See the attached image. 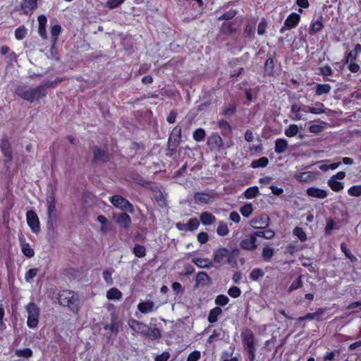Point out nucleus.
Instances as JSON below:
<instances>
[{
  "instance_id": "1",
  "label": "nucleus",
  "mask_w": 361,
  "mask_h": 361,
  "mask_svg": "<svg viewBox=\"0 0 361 361\" xmlns=\"http://www.w3.org/2000/svg\"><path fill=\"white\" fill-rule=\"evenodd\" d=\"M48 85L44 83H42L35 88L31 87L20 86L16 89V92L22 99L30 102H33L45 97L46 87Z\"/></svg>"
},
{
  "instance_id": "2",
  "label": "nucleus",
  "mask_w": 361,
  "mask_h": 361,
  "mask_svg": "<svg viewBox=\"0 0 361 361\" xmlns=\"http://www.w3.org/2000/svg\"><path fill=\"white\" fill-rule=\"evenodd\" d=\"M128 324L134 333L147 337L151 340H157L161 336V332L158 328L151 329L146 324L135 319H129Z\"/></svg>"
},
{
  "instance_id": "3",
  "label": "nucleus",
  "mask_w": 361,
  "mask_h": 361,
  "mask_svg": "<svg viewBox=\"0 0 361 361\" xmlns=\"http://www.w3.org/2000/svg\"><path fill=\"white\" fill-rule=\"evenodd\" d=\"M58 300L61 305L68 307L71 311H78L80 301L78 295L74 292L68 290H62L59 294Z\"/></svg>"
},
{
  "instance_id": "4",
  "label": "nucleus",
  "mask_w": 361,
  "mask_h": 361,
  "mask_svg": "<svg viewBox=\"0 0 361 361\" xmlns=\"http://www.w3.org/2000/svg\"><path fill=\"white\" fill-rule=\"evenodd\" d=\"M242 341L245 349L248 353V358L250 361L255 360V336L250 330H247L242 333Z\"/></svg>"
},
{
  "instance_id": "5",
  "label": "nucleus",
  "mask_w": 361,
  "mask_h": 361,
  "mask_svg": "<svg viewBox=\"0 0 361 361\" xmlns=\"http://www.w3.org/2000/svg\"><path fill=\"white\" fill-rule=\"evenodd\" d=\"M47 227L49 230H54L56 221V204L54 196L51 194L47 198Z\"/></svg>"
},
{
  "instance_id": "6",
  "label": "nucleus",
  "mask_w": 361,
  "mask_h": 361,
  "mask_svg": "<svg viewBox=\"0 0 361 361\" xmlns=\"http://www.w3.org/2000/svg\"><path fill=\"white\" fill-rule=\"evenodd\" d=\"M27 313V326L30 329H35L39 323V308L34 302H29L25 306Z\"/></svg>"
},
{
  "instance_id": "7",
  "label": "nucleus",
  "mask_w": 361,
  "mask_h": 361,
  "mask_svg": "<svg viewBox=\"0 0 361 361\" xmlns=\"http://www.w3.org/2000/svg\"><path fill=\"white\" fill-rule=\"evenodd\" d=\"M111 203L116 208L122 211H128L131 214L134 212L133 204L121 195H114L110 199Z\"/></svg>"
},
{
  "instance_id": "8",
  "label": "nucleus",
  "mask_w": 361,
  "mask_h": 361,
  "mask_svg": "<svg viewBox=\"0 0 361 361\" xmlns=\"http://www.w3.org/2000/svg\"><path fill=\"white\" fill-rule=\"evenodd\" d=\"M26 219L27 223L30 227L32 231L34 233H37L39 228V221L37 214L32 210L27 212Z\"/></svg>"
},
{
  "instance_id": "9",
  "label": "nucleus",
  "mask_w": 361,
  "mask_h": 361,
  "mask_svg": "<svg viewBox=\"0 0 361 361\" xmlns=\"http://www.w3.org/2000/svg\"><path fill=\"white\" fill-rule=\"evenodd\" d=\"M269 217L268 215L262 214L253 218L250 224L255 228H264L269 225Z\"/></svg>"
},
{
  "instance_id": "10",
  "label": "nucleus",
  "mask_w": 361,
  "mask_h": 361,
  "mask_svg": "<svg viewBox=\"0 0 361 361\" xmlns=\"http://www.w3.org/2000/svg\"><path fill=\"white\" fill-rule=\"evenodd\" d=\"M207 145L212 150L219 151L223 146V141L217 133H213L209 137Z\"/></svg>"
},
{
  "instance_id": "11",
  "label": "nucleus",
  "mask_w": 361,
  "mask_h": 361,
  "mask_svg": "<svg viewBox=\"0 0 361 361\" xmlns=\"http://www.w3.org/2000/svg\"><path fill=\"white\" fill-rule=\"evenodd\" d=\"M114 219L121 228L125 229L128 228L132 223L130 216L126 213L115 214Z\"/></svg>"
},
{
  "instance_id": "12",
  "label": "nucleus",
  "mask_w": 361,
  "mask_h": 361,
  "mask_svg": "<svg viewBox=\"0 0 361 361\" xmlns=\"http://www.w3.org/2000/svg\"><path fill=\"white\" fill-rule=\"evenodd\" d=\"M300 20V16L296 13H291L284 21V25L288 29H292L298 25Z\"/></svg>"
},
{
  "instance_id": "13",
  "label": "nucleus",
  "mask_w": 361,
  "mask_h": 361,
  "mask_svg": "<svg viewBox=\"0 0 361 361\" xmlns=\"http://www.w3.org/2000/svg\"><path fill=\"white\" fill-rule=\"evenodd\" d=\"M240 246L243 250L252 251L257 247V243L256 242V239L254 238V236H251L250 235L249 238L243 239L240 242Z\"/></svg>"
},
{
  "instance_id": "14",
  "label": "nucleus",
  "mask_w": 361,
  "mask_h": 361,
  "mask_svg": "<svg viewBox=\"0 0 361 361\" xmlns=\"http://www.w3.org/2000/svg\"><path fill=\"white\" fill-rule=\"evenodd\" d=\"M93 154L94 161L95 162H106L109 160V156L106 152L98 147H94Z\"/></svg>"
},
{
  "instance_id": "15",
  "label": "nucleus",
  "mask_w": 361,
  "mask_h": 361,
  "mask_svg": "<svg viewBox=\"0 0 361 361\" xmlns=\"http://www.w3.org/2000/svg\"><path fill=\"white\" fill-rule=\"evenodd\" d=\"M306 192L308 196L319 199H324L328 195L326 190L315 187L307 188Z\"/></svg>"
},
{
  "instance_id": "16",
  "label": "nucleus",
  "mask_w": 361,
  "mask_h": 361,
  "mask_svg": "<svg viewBox=\"0 0 361 361\" xmlns=\"http://www.w3.org/2000/svg\"><path fill=\"white\" fill-rule=\"evenodd\" d=\"M19 240L23 254L27 257H32L35 255V251L30 247V244L25 241L23 236L20 237Z\"/></svg>"
},
{
  "instance_id": "17",
  "label": "nucleus",
  "mask_w": 361,
  "mask_h": 361,
  "mask_svg": "<svg viewBox=\"0 0 361 361\" xmlns=\"http://www.w3.org/2000/svg\"><path fill=\"white\" fill-rule=\"evenodd\" d=\"M304 112H310L313 114H320L324 113V105L321 102H316L314 106H306L302 109Z\"/></svg>"
},
{
  "instance_id": "18",
  "label": "nucleus",
  "mask_w": 361,
  "mask_h": 361,
  "mask_svg": "<svg viewBox=\"0 0 361 361\" xmlns=\"http://www.w3.org/2000/svg\"><path fill=\"white\" fill-rule=\"evenodd\" d=\"M39 27H38V33L40 37L45 39H47V32H46V24L47 22V17L44 15H40L38 18Z\"/></svg>"
},
{
  "instance_id": "19",
  "label": "nucleus",
  "mask_w": 361,
  "mask_h": 361,
  "mask_svg": "<svg viewBox=\"0 0 361 361\" xmlns=\"http://www.w3.org/2000/svg\"><path fill=\"white\" fill-rule=\"evenodd\" d=\"M211 283V280L209 276L207 275V273L204 271L199 272L197 274L196 279H195V284L197 286H209Z\"/></svg>"
},
{
  "instance_id": "20",
  "label": "nucleus",
  "mask_w": 361,
  "mask_h": 361,
  "mask_svg": "<svg viewBox=\"0 0 361 361\" xmlns=\"http://www.w3.org/2000/svg\"><path fill=\"white\" fill-rule=\"evenodd\" d=\"M324 27L323 17L319 16L317 19H313L310 24V33H317Z\"/></svg>"
},
{
  "instance_id": "21",
  "label": "nucleus",
  "mask_w": 361,
  "mask_h": 361,
  "mask_svg": "<svg viewBox=\"0 0 361 361\" xmlns=\"http://www.w3.org/2000/svg\"><path fill=\"white\" fill-rule=\"evenodd\" d=\"M154 302L150 300L141 302L137 305V309L144 314L152 312L154 310Z\"/></svg>"
},
{
  "instance_id": "22",
  "label": "nucleus",
  "mask_w": 361,
  "mask_h": 361,
  "mask_svg": "<svg viewBox=\"0 0 361 361\" xmlns=\"http://www.w3.org/2000/svg\"><path fill=\"white\" fill-rule=\"evenodd\" d=\"M288 142L284 138H278L275 140V152L276 154L284 153L288 149Z\"/></svg>"
},
{
  "instance_id": "23",
  "label": "nucleus",
  "mask_w": 361,
  "mask_h": 361,
  "mask_svg": "<svg viewBox=\"0 0 361 361\" xmlns=\"http://www.w3.org/2000/svg\"><path fill=\"white\" fill-rule=\"evenodd\" d=\"M200 219L204 226L212 225L216 221V217L208 212H202L200 216Z\"/></svg>"
},
{
  "instance_id": "24",
  "label": "nucleus",
  "mask_w": 361,
  "mask_h": 361,
  "mask_svg": "<svg viewBox=\"0 0 361 361\" xmlns=\"http://www.w3.org/2000/svg\"><path fill=\"white\" fill-rule=\"evenodd\" d=\"M1 149L4 156L8 159V161L12 159V150L11 144L8 140L6 138L1 140Z\"/></svg>"
},
{
  "instance_id": "25",
  "label": "nucleus",
  "mask_w": 361,
  "mask_h": 361,
  "mask_svg": "<svg viewBox=\"0 0 361 361\" xmlns=\"http://www.w3.org/2000/svg\"><path fill=\"white\" fill-rule=\"evenodd\" d=\"M195 201L198 204H208L212 202V197L210 195L204 192H197L194 196Z\"/></svg>"
},
{
  "instance_id": "26",
  "label": "nucleus",
  "mask_w": 361,
  "mask_h": 361,
  "mask_svg": "<svg viewBox=\"0 0 361 361\" xmlns=\"http://www.w3.org/2000/svg\"><path fill=\"white\" fill-rule=\"evenodd\" d=\"M192 262L202 269L209 268L212 266V261L207 258L194 257L192 259Z\"/></svg>"
},
{
  "instance_id": "27",
  "label": "nucleus",
  "mask_w": 361,
  "mask_h": 361,
  "mask_svg": "<svg viewBox=\"0 0 361 361\" xmlns=\"http://www.w3.org/2000/svg\"><path fill=\"white\" fill-rule=\"evenodd\" d=\"M121 323L117 320L116 317L111 318V323L104 326L105 330H109L112 333L117 334L119 330Z\"/></svg>"
},
{
  "instance_id": "28",
  "label": "nucleus",
  "mask_w": 361,
  "mask_h": 361,
  "mask_svg": "<svg viewBox=\"0 0 361 361\" xmlns=\"http://www.w3.org/2000/svg\"><path fill=\"white\" fill-rule=\"evenodd\" d=\"M228 255V250L226 248L219 249L214 253V261L216 263H221Z\"/></svg>"
},
{
  "instance_id": "29",
  "label": "nucleus",
  "mask_w": 361,
  "mask_h": 361,
  "mask_svg": "<svg viewBox=\"0 0 361 361\" xmlns=\"http://www.w3.org/2000/svg\"><path fill=\"white\" fill-rule=\"evenodd\" d=\"M326 126V123L319 120L317 123L312 124L309 127V130L313 133H319L324 130Z\"/></svg>"
},
{
  "instance_id": "30",
  "label": "nucleus",
  "mask_w": 361,
  "mask_h": 361,
  "mask_svg": "<svg viewBox=\"0 0 361 361\" xmlns=\"http://www.w3.org/2000/svg\"><path fill=\"white\" fill-rule=\"evenodd\" d=\"M109 300H119L122 298V293L116 288H110L106 293Z\"/></svg>"
},
{
  "instance_id": "31",
  "label": "nucleus",
  "mask_w": 361,
  "mask_h": 361,
  "mask_svg": "<svg viewBox=\"0 0 361 361\" xmlns=\"http://www.w3.org/2000/svg\"><path fill=\"white\" fill-rule=\"evenodd\" d=\"M328 185L331 188V189L335 192H339L342 190L344 188L343 183L338 181V180L334 179V178H330L328 180Z\"/></svg>"
},
{
  "instance_id": "32",
  "label": "nucleus",
  "mask_w": 361,
  "mask_h": 361,
  "mask_svg": "<svg viewBox=\"0 0 361 361\" xmlns=\"http://www.w3.org/2000/svg\"><path fill=\"white\" fill-rule=\"evenodd\" d=\"M222 313V310L219 307L212 309L208 315V321L210 323H214L217 321L218 317Z\"/></svg>"
},
{
  "instance_id": "33",
  "label": "nucleus",
  "mask_w": 361,
  "mask_h": 361,
  "mask_svg": "<svg viewBox=\"0 0 361 361\" xmlns=\"http://www.w3.org/2000/svg\"><path fill=\"white\" fill-rule=\"evenodd\" d=\"M331 90V87L329 84H317L316 86L315 94L320 96L324 94H328Z\"/></svg>"
},
{
  "instance_id": "34",
  "label": "nucleus",
  "mask_w": 361,
  "mask_h": 361,
  "mask_svg": "<svg viewBox=\"0 0 361 361\" xmlns=\"http://www.w3.org/2000/svg\"><path fill=\"white\" fill-rule=\"evenodd\" d=\"M37 7V3L31 0H24L21 4V8L24 13H27Z\"/></svg>"
},
{
  "instance_id": "35",
  "label": "nucleus",
  "mask_w": 361,
  "mask_h": 361,
  "mask_svg": "<svg viewBox=\"0 0 361 361\" xmlns=\"http://www.w3.org/2000/svg\"><path fill=\"white\" fill-rule=\"evenodd\" d=\"M274 255V249L271 247H264L262 250V257L264 261L269 262Z\"/></svg>"
},
{
  "instance_id": "36",
  "label": "nucleus",
  "mask_w": 361,
  "mask_h": 361,
  "mask_svg": "<svg viewBox=\"0 0 361 361\" xmlns=\"http://www.w3.org/2000/svg\"><path fill=\"white\" fill-rule=\"evenodd\" d=\"M300 110L301 107L298 104H293L291 106V113L293 114V116L290 117L292 120L300 121L303 119L302 115L300 114Z\"/></svg>"
},
{
  "instance_id": "37",
  "label": "nucleus",
  "mask_w": 361,
  "mask_h": 361,
  "mask_svg": "<svg viewBox=\"0 0 361 361\" xmlns=\"http://www.w3.org/2000/svg\"><path fill=\"white\" fill-rule=\"evenodd\" d=\"M216 233L220 236H225L228 234L229 229L226 223L220 221L216 228Z\"/></svg>"
},
{
  "instance_id": "38",
  "label": "nucleus",
  "mask_w": 361,
  "mask_h": 361,
  "mask_svg": "<svg viewBox=\"0 0 361 361\" xmlns=\"http://www.w3.org/2000/svg\"><path fill=\"white\" fill-rule=\"evenodd\" d=\"M293 233L294 235L297 236V238L301 242H305L307 240L305 232L304 231L303 228L300 227H295L293 231Z\"/></svg>"
},
{
  "instance_id": "39",
  "label": "nucleus",
  "mask_w": 361,
  "mask_h": 361,
  "mask_svg": "<svg viewBox=\"0 0 361 361\" xmlns=\"http://www.w3.org/2000/svg\"><path fill=\"white\" fill-rule=\"evenodd\" d=\"M181 137V129L178 126H176L171 131V135L169 138V141L178 142Z\"/></svg>"
},
{
  "instance_id": "40",
  "label": "nucleus",
  "mask_w": 361,
  "mask_h": 361,
  "mask_svg": "<svg viewBox=\"0 0 361 361\" xmlns=\"http://www.w3.org/2000/svg\"><path fill=\"white\" fill-rule=\"evenodd\" d=\"M269 160L267 157H261L258 159L252 161L251 166L254 169L259 167H265L267 166Z\"/></svg>"
},
{
  "instance_id": "41",
  "label": "nucleus",
  "mask_w": 361,
  "mask_h": 361,
  "mask_svg": "<svg viewBox=\"0 0 361 361\" xmlns=\"http://www.w3.org/2000/svg\"><path fill=\"white\" fill-rule=\"evenodd\" d=\"M299 131V128L297 125L291 124L287 128L285 129L284 133L288 137L295 136Z\"/></svg>"
},
{
  "instance_id": "42",
  "label": "nucleus",
  "mask_w": 361,
  "mask_h": 361,
  "mask_svg": "<svg viewBox=\"0 0 361 361\" xmlns=\"http://www.w3.org/2000/svg\"><path fill=\"white\" fill-rule=\"evenodd\" d=\"M341 250L344 253L345 256L349 259L352 262H355L357 261V258L355 256H354L350 250L347 247V245L345 243H342L341 244Z\"/></svg>"
},
{
  "instance_id": "43",
  "label": "nucleus",
  "mask_w": 361,
  "mask_h": 361,
  "mask_svg": "<svg viewBox=\"0 0 361 361\" xmlns=\"http://www.w3.org/2000/svg\"><path fill=\"white\" fill-rule=\"evenodd\" d=\"M259 194V189L257 186L248 188L244 192L245 197L247 199H252L257 196Z\"/></svg>"
},
{
  "instance_id": "44",
  "label": "nucleus",
  "mask_w": 361,
  "mask_h": 361,
  "mask_svg": "<svg viewBox=\"0 0 361 361\" xmlns=\"http://www.w3.org/2000/svg\"><path fill=\"white\" fill-rule=\"evenodd\" d=\"M97 220L102 224L100 228L101 232L102 233H106L109 230V226L107 224V219L103 215H99Z\"/></svg>"
},
{
  "instance_id": "45",
  "label": "nucleus",
  "mask_w": 361,
  "mask_h": 361,
  "mask_svg": "<svg viewBox=\"0 0 361 361\" xmlns=\"http://www.w3.org/2000/svg\"><path fill=\"white\" fill-rule=\"evenodd\" d=\"M32 350L30 348L18 349L15 351V355L17 357L29 358L32 356Z\"/></svg>"
},
{
  "instance_id": "46",
  "label": "nucleus",
  "mask_w": 361,
  "mask_h": 361,
  "mask_svg": "<svg viewBox=\"0 0 361 361\" xmlns=\"http://www.w3.org/2000/svg\"><path fill=\"white\" fill-rule=\"evenodd\" d=\"M134 255L139 257L142 258L144 257L146 255V249L143 245H137L136 244L133 250Z\"/></svg>"
},
{
  "instance_id": "47",
  "label": "nucleus",
  "mask_w": 361,
  "mask_h": 361,
  "mask_svg": "<svg viewBox=\"0 0 361 361\" xmlns=\"http://www.w3.org/2000/svg\"><path fill=\"white\" fill-rule=\"evenodd\" d=\"M264 273L262 269L259 268H255L252 270L250 274V279L252 281H256L259 278L264 276Z\"/></svg>"
},
{
  "instance_id": "48",
  "label": "nucleus",
  "mask_w": 361,
  "mask_h": 361,
  "mask_svg": "<svg viewBox=\"0 0 361 361\" xmlns=\"http://www.w3.org/2000/svg\"><path fill=\"white\" fill-rule=\"evenodd\" d=\"M312 173L310 171L302 172L295 176V178L301 182H307L312 179Z\"/></svg>"
},
{
  "instance_id": "49",
  "label": "nucleus",
  "mask_w": 361,
  "mask_h": 361,
  "mask_svg": "<svg viewBox=\"0 0 361 361\" xmlns=\"http://www.w3.org/2000/svg\"><path fill=\"white\" fill-rule=\"evenodd\" d=\"M240 212L243 216L247 218L252 214L253 212L252 205L250 203H247L240 209Z\"/></svg>"
},
{
  "instance_id": "50",
  "label": "nucleus",
  "mask_w": 361,
  "mask_h": 361,
  "mask_svg": "<svg viewBox=\"0 0 361 361\" xmlns=\"http://www.w3.org/2000/svg\"><path fill=\"white\" fill-rule=\"evenodd\" d=\"M39 272V269L37 268H32L29 269L25 274V280L31 283L32 279L37 276Z\"/></svg>"
},
{
  "instance_id": "51",
  "label": "nucleus",
  "mask_w": 361,
  "mask_h": 361,
  "mask_svg": "<svg viewBox=\"0 0 361 361\" xmlns=\"http://www.w3.org/2000/svg\"><path fill=\"white\" fill-rule=\"evenodd\" d=\"M186 224L188 231H192L197 229V228L200 226V222L197 218H192L190 219V220L188 221V223H186Z\"/></svg>"
},
{
  "instance_id": "52",
  "label": "nucleus",
  "mask_w": 361,
  "mask_h": 361,
  "mask_svg": "<svg viewBox=\"0 0 361 361\" xmlns=\"http://www.w3.org/2000/svg\"><path fill=\"white\" fill-rule=\"evenodd\" d=\"M193 139L197 142H202L205 137V131L202 128H198L193 133Z\"/></svg>"
},
{
  "instance_id": "53",
  "label": "nucleus",
  "mask_w": 361,
  "mask_h": 361,
  "mask_svg": "<svg viewBox=\"0 0 361 361\" xmlns=\"http://www.w3.org/2000/svg\"><path fill=\"white\" fill-rule=\"evenodd\" d=\"M61 30V27L59 25H55L51 27V41L54 44H55L57 41V37L60 34Z\"/></svg>"
},
{
  "instance_id": "54",
  "label": "nucleus",
  "mask_w": 361,
  "mask_h": 361,
  "mask_svg": "<svg viewBox=\"0 0 361 361\" xmlns=\"http://www.w3.org/2000/svg\"><path fill=\"white\" fill-rule=\"evenodd\" d=\"M349 195L359 197L361 195V185H353L348 190Z\"/></svg>"
},
{
  "instance_id": "55",
  "label": "nucleus",
  "mask_w": 361,
  "mask_h": 361,
  "mask_svg": "<svg viewBox=\"0 0 361 361\" xmlns=\"http://www.w3.org/2000/svg\"><path fill=\"white\" fill-rule=\"evenodd\" d=\"M302 276H298L295 281L292 282L288 288V291L292 292L302 287Z\"/></svg>"
},
{
  "instance_id": "56",
  "label": "nucleus",
  "mask_w": 361,
  "mask_h": 361,
  "mask_svg": "<svg viewBox=\"0 0 361 361\" xmlns=\"http://www.w3.org/2000/svg\"><path fill=\"white\" fill-rule=\"evenodd\" d=\"M229 298L225 295H219L215 299V304L219 306H225L229 302Z\"/></svg>"
},
{
  "instance_id": "57",
  "label": "nucleus",
  "mask_w": 361,
  "mask_h": 361,
  "mask_svg": "<svg viewBox=\"0 0 361 361\" xmlns=\"http://www.w3.org/2000/svg\"><path fill=\"white\" fill-rule=\"evenodd\" d=\"M27 34V29L24 26L17 28L15 31V37L18 40H21L25 38Z\"/></svg>"
},
{
  "instance_id": "58",
  "label": "nucleus",
  "mask_w": 361,
  "mask_h": 361,
  "mask_svg": "<svg viewBox=\"0 0 361 361\" xmlns=\"http://www.w3.org/2000/svg\"><path fill=\"white\" fill-rule=\"evenodd\" d=\"M113 270H104L102 273L103 279L109 286L113 284V279L111 277Z\"/></svg>"
},
{
  "instance_id": "59",
  "label": "nucleus",
  "mask_w": 361,
  "mask_h": 361,
  "mask_svg": "<svg viewBox=\"0 0 361 361\" xmlns=\"http://www.w3.org/2000/svg\"><path fill=\"white\" fill-rule=\"evenodd\" d=\"M242 292L237 286H232L228 290V294L233 298H237L240 296Z\"/></svg>"
},
{
  "instance_id": "60",
  "label": "nucleus",
  "mask_w": 361,
  "mask_h": 361,
  "mask_svg": "<svg viewBox=\"0 0 361 361\" xmlns=\"http://www.w3.org/2000/svg\"><path fill=\"white\" fill-rule=\"evenodd\" d=\"M236 107L233 104H228L224 106V114L228 116L232 115L235 113Z\"/></svg>"
},
{
  "instance_id": "61",
  "label": "nucleus",
  "mask_w": 361,
  "mask_h": 361,
  "mask_svg": "<svg viewBox=\"0 0 361 361\" xmlns=\"http://www.w3.org/2000/svg\"><path fill=\"white\" fill-rule=\"evenodd\" d=\"M236 15V11L235 10H230L228 12L224 13L219 18V20H230L233 18Z\"/></svg>"
},
{
  "instance_id": "62",
  "label": "nucleus",
  "mask_w": 361,
  "mask_h": 361,
  "mask_svg": "<svg viewBox=\"0 0 361 361\" xmlns=\"http://www.w3.org/2000/svg\"><path fill=\"white\" fill-rule=\"evenodd\" d=\"M320 73L323 75L329 76L333 74V71L329 65H325L320 68Z\"/></svg>"
},
{
  "instance_id": "63",
  "label": "nucleus",
  "mask_w": 361,
  "mask_h": 361,
  "mask_svg": "<svg viewBox=\"0 0 361 361\" xmlns=\"http://www.w3.org/2000/svg\"><path fill=\"white\" fill-rule=\"evenodd\" d=\"M200 358V352L195 350L190 353L187 358V361H198Z\"/></svg>"
},
{
  "instance_id": "64",
  "label": "nucleus",
  "mask_w": 361,
  "mask_h": 361,
  "mask_svg": "<svg viewBox=\"0 0 361 361\" xmlns=\"http://www.w3.org/2000/svg\"><path fill=\"white\" fill-rule=\"evenodd\" d=\"M267 29V23L264 19H262V21L259 23L257 27V33L259 35H264L266 32Z\"/></svg>"
}]
</instances>
